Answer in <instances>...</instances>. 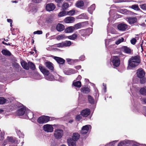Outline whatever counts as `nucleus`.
I'll return each instance as SVG.
<instances>
[{
    "label": "nucleus",
    "instance_id": "nucleus-15",
    "mask_svg": "<svg viewBox=\"0 0 146 146\" xmlns=\"http://www.w3.org/2000/svg\"><path fill=\"white\" fill-rule=\"evenodd\" d=\"M74 18L72 17H67L64 20V22L66 23H72L74 22Z\"/></svg>",
    "mask_w": 146,
    "mask_h": 146
},
{
    "label": "nucleus",
    "instance_id": "nucleus-7",
    "mask_svg": "<svg viewBox=\"0 0 146 146\" xmlns=\"http://www.w3.org/2000/svg\"><path fill=\"white\" fill-rule=\"evenodd\" d=\"M56 8L55 5L53 3L47 4L46 6V11H51L54 10Z\"/></svg>",
    "mask_w": 146,
    "mask_h": 146
},
{
    "label": "nucleus",
    "instance_id": "nucleus-56",
    "mask_svg": "<svg viewBox=\"0 0 146 146\" xmlns=\"http://www.w3.org/2000/svg\"><path fill=\"white\" fill-rule=\"evenodd\" d=\"M7 21L9 23H10V26L11 27H12V20L10 19H7Z\"/></svg>",
    "mask_w": 146,
    "mask_h": 146
},
{
    "label": "nucleus",
    "instance_id": "nucleus-49",
    "mask_svg": "<svg viewBox=\"0 0 146 146\" xmlns=\"http://www.w3.org/2000/svg\"><path fill=\"white\" fill-rule=\"evenodd\" d=\"M53 21V20L52 18H47L46 20V21L48 23H51Z\"/></svg>",
    "mask_w": 146,
    "mask_h": 146
},
{
    "label": "nucleus",
    "instance_id": "nucleus-37",
    "mask_svg": "<svg viewBox=\"0 0 146 146\" xmlns=\"http://www.w3.org/2000/svg\"><path fill=\"white\" fill-rule=\"evenodd\" d=\"M69 7V4L67 3H64L62 5L63 9H66Z\"/></svg>",
    "mask_w": 146,
    "mask_h": 146
},
{
    "label": "nucleus",
    "instance_id": "nucleus-53",
    "mask_svg": "<svg viewBox=\"0 0 146 146\" xmlns=\"http://www.w3.org/2000/svg\"><path fill=\"white\" fill-rule=\"evenodd\" d=\"M80 16V17H81V18H83V19H86L87 18V16L84 13H83L82 14H81Z\"/></svg>",
    "mask_w": 146,
    "mask_h": 146
},
{
    "label": "nucleus",
    "instance_id": "nucleus-59",
    "mask_svg": "<svg viewBox=\"0 0 146 146\" xmlns=\"http://www.w3.org/2000/svg\"><path fill=\"white\" fill-rule=\"evenodd\" d=\"M142 102H143V103L146 104V99H142Z\"/></svg>",
    "mask_w": 146,
    "mask_h": 146
},
{
    "label": "nucleus",
    "instance_id": "nucleus-64",
    "mask_svg": "<svg viewBox=\"0 0 146 146\" xmlns=\"http://www.w3.org/2000/svg\"><path fill=\"white\" fill-rule=\"evenodd\" d=\"M62 0H55V1L57 3H59Z\"/></svg>",
    "mask_w": 146,
    "mask_h": 146
},
{
    "label": "nucleus",
    "instance_id": "nucleus-11",
    "mask_svg": "<svg viewBox=\"0 0 146 146\" xmlns=\"http://www.w3.org/2000/svg\"><path fill=\"white\" fill-rule=\"evenodd\" d=\"M39 69L41 72L45 76H48L49 74L48 70L45 69L44 67L41 65L39 66Z\"/></svg>",
    "mask_w": 146,
    "mask_h": 146
},
{
    "label": "nucleus",
    "instance_id": "nucleus-47",
    "mask_svg": "<svg viewBox=\"0 0 146 146\" xmlns=\"http://www.w3.org/2000/svg\"><path fill=\"white\" fill-rule=\"evenodd\" d=\"M140 8L143 10H146V4H143L140 5Z\"/></svg>",
    "mask_w": 146,
    "mask_h": 146
},
{
    "label": "nucleus",
    "instance_id": "nucleus-57",
    "mask_svg": "<svg viewBox=\"0 0 146 146\" xmlns=\"http://www.w3.org/2000/svg\"><path fill=\"white\" fill-rule=\"evenodd\" d=\"M16 132L19 135H20L21 134H22L21 132L20 131V130H17L16 131Z\"/></svg>",
    "mask_w": 146,
    "mask_h": 146
},
{
    "label": "nucleus",
    "instance_id": "nucleus-61",
    "mask_svg": "<svg viewBox=\"0 0 146 146\" xmlns=\"http://www.w3.org/2000/svg\"><path fill=\"white\" fill-rule=\"evenodd\" d=\"M113 142H111L109 144L106 145V146H110L111 145L113 144Z\"/></svg>",
    "mask_w": 146,
    "mask_h": 146
},
{
    "label": "nucleus",
    "instance_id": "nucleus-35",
    "mask_svg": "<svg viewBox=\"0 0 146 146\" xmlns=\"http://www.w3.org/2000/svg\"><path fill=\"white\" fill-rule=\"evenodd\" d=\"M28 66L33 70H34L35 67V65L31 62H28Z\"/></svg>",
    "mask_w": 146,
    "mask_h": 146
},
{
    "label": "nucleus",
    "instance_id": "nucleus-22",
    "mask_svg": "<svg viewBox=\"0 0 146 146\" xmlns=\"http://www.w3.org/2000/svg\"><path fill=\"white\" fill-rule=\"evenodd\" d=\"M80 137V135L77 133H74L73 134L72 139L74 141H76L79 139Z\"/></svg>",
    "mask_w": 146,
    "mask_h": 146
},
{
    "label": "nucleus",
    "instance_id": "nucleus-46",
    "mask_svg": "<svg viewBox=\"0 0 146 146\" xmlns=\"http://www.w3.org/2000/svg\"><path fill=\"white\" fill-rule=\"evenodd\" d=\"M81 25L79 23H78L75 25L74 27V30L75 29H78L81 27Z\"/></svg>",
    "mask_w": 146,
    "mask_h": 146
},
{
    "label": "nucleus",
    "instance_id": "nucleus-60",
    "mask_svg": "<svg viewBox=\"0 0 146 146\" xmlns=\"http://www.w3.org/2000/svg\"><path fill=\"white\" fill-rule=\"evenodd\" d=\"M81 78V77L80 76V75H79L78 76L77 78V80H80Z\"/></svg>",
    "mask_w": 146,
    "mask_h": 146
},
{
    "label": "nucleus",
    "instance_id": "nucleus-44",
    "mask_svg": "<svg viewBox=\"0 0 146 146\" xmlns=\"http://www.w3.org/2000/svg\"><path fill=\"white\" fill-rule=\"evenodd\" d=\"M88 99L89 102L91 104H93L94 102V100L93 98L90 96H88Z\"/></svg>",
    "mask_w": 146,
    "mask_h": 146
},
{
    "label": "nucleus",
    "instance_id": "nucleus-17",
    "mask_svg": "<svg viewBox=\"0 0 146 146\" xmlns=\"http://www.w3.org/2000/svg\"><path fill=\"white\" fill-rule=\"evenodd\" d=\"M121 50L124 52L128 54H130L132 52V50L129 48L125 46L122 47Z\"/></svg>",
    "mask_w": 146,
    "mask_h": 146
},
{
    "label": "nucleus",
    "instance_id": "nucleus-30",
    "mask_svg": "<svg viewBox=\"0 0 146 146\" xmlns=\"http://www.w3.org/2000/svg\"><path fill=\"white\" fill-rule=\"evenodd\" d=\"M84 2L81 0H79L77 2L76 4V6L78 7H80L83 6L84 5Z\"/></svg>",
    "mask_w": 146,
    "mask_h": 146
},
{
    "label": "nucleus",
    "instance_id": "nucleus-45",
    "mask_svg": "<svg viewBox=\"0 0 146 146\" xmlns=\"http://www.w3.org/2000/svg\"><path fill=\"white\" fill-rule=\"evenodd\" d=\"M4 134L5 133L4 132H2L0 130V140L3 139Z\"/></svg>",
    "mask_w": 146,
    "mask_h": 146
},
{
    "label": "nucleus",
    "instance_id": "nucleus-20",
    "mask_svg": "<svg viewBox=\"0 0 146 146\" xmlns=\"http://www.w3.org/2000/svg\"><path fill=\"white\" fill-rule=\"evenodd\" d=\"M54 59L58 63L60 64H63L65 62L64 60L60 57H54Z\"/></svg>",
    "mask_w": 146,
    "mask_h": 146
},
{
    "label": "nucleus",
    "instance_id": "nucleus-29",
    "mask_svg": "<svg viewBox=\"0 0 146 146\" xmlns=\"http://www.w3.org/2000/svg\"><path fill=\"white\" fill-rule=\"evenodd\" d=\"M95 8V4H93L88 8V11L90 13L92 14L93 11L94 10Z\"/></svg>",
    "mask_w": 146,
    "mask_h": 146
},
{
    "label": "nucleus",
    "instance_id": "nucleus-38",
    "mask_svg": "<svg viewBox=\"0 0 146 146\" xmlns=\"http://www.w3.org/2000/svg\"><path fill=\"white\" fill-rule=\"evenodd\" d=\"M66 13V12L65 11H63L60 12L58 15V16L59 17H62L65 15Z\"/></svg>",
    "mask_w": 146,
    "mask_h": 146
},
{
    "label": "nucleus",
    "instance_id": "nucleus-28",
    "mask_svg": "<svg viewBox=\"0 0 146 146\" xmlns=\"http://www.w3.org/2000/svg\"><path fill=\"white\" fill-rule=\"evenodd\" d=\"M140 93L142 95L146 96V88L143 87L139 90Z\"/></svg>",
    "mask_w": 146,
    "mask_h": 146
},
{
    "label": "nucleus",
    "instance_id": "nucleus-50",
    "mask_svg": "<svg viewBox=\"0 0 146 146\" xmlns=\"http://www.w3.org/2000/svg\"><path fill=\"white\" fill-rule=\"evenodd\" d=\"M136 42V40L135 38H133L131 40V42L133 44H135Z\"/></svg>",
    "mask_w": 146,
    "mask_h": 146
},
{
    "label": "nucleus",
    "instance_id": "nucleus-23",
    "mask_svg": "<svg viewBox=\"0 0 146 146\" xmlns=\"http://www.w3.org/2000/svg\"><path fill=\"white\" fill-rule=\"evenodd\" d=\"M74 30V28L73 27L70 26L66 28L65 30L66 33H70L72 32Z\"/></svg>",
    "mask_w": 146,
    "mask_h": 146
},
{
    "label": "nucleus",
    "instance_id": "nucleus-34",
    "mask_svg": "<svg viewBox=\"0 0 146 146\" xmlns=\"http://www.w3.org/2000/svg\"><path fill=\"white\" fill-rule=\"evenodd\" d=\"M2 54L5 55L7 56H10L11 55V53L8 50H3L2 51Z\"/></svg>",
    "mask_w": 146,
    "mask_h": 146
},
{
    "label": "nucleus",
    "instance_id": "nucleus-10",
    "mask_svg": "<svg viewBox=\"0 0 146 146\" xmlns=\"http://www.w3.org/2000/svg\"><path fill=\"white\" fill-rule=\"evenodd\" d=\"M6 141H8L9 142L15 143H18L19 142V140H17L15 138H13L12 137H8L7 138L6 140L5 141V143Z\"/></svg>",
    "mask_w": 146,
    "mask_h": 146
},
{
    "label": "nucleus",
    "instance_id": "nucleus-3",
    "mask_svg": "<svg viewBox=\"0 0 146 146\" xmlns=\"http://www.w3.org/2000/svg\"><path fill=\"white\" fill-rule=\"evenodd\" d=\"M63 134V131L60 129L56 130L54 132V136L56 139H58L61 138Z\"/></svg>",
    "mask_w": 146,
    "mask_h": 146
},
{
    "label": "nucleus",
    "instance_id": "nucleus-16",
    "mask_svg": "<svg viewBox=\"0 0 146 146\" xmlns=\"http://www.w3.org/2000/svg\"><path fill=\"white\" fill-rule=\"evenodd\" d=\"M90 114V110L86 109L80 112V114L84 117H87Z\"/></svg>",
    "mask_w": 146,
    "mask_h": 146
},
{
    "label": "nucleus",
    "instance_id": "nucleus-18",
    "mask_svg": "<svg viewBox=\"0 0 146 146\" xmlns=\"http://www.w3.org/2000/svg\"><path fill=\"white\" fill-rule=\"evenodd\" d=\"M64 26L61 24L58 23L56 26V29L58 31H62L64 30Z\"/></svg>",
    "mask_w": 146,
    "mask_h": 146
},
{
    "label": "nucleus",
    "instance_id": "nucleus-5",
    "mask_svg": "<svg viewBox=\"0 0 146 146\" xmlns=\"http://www.w3.org/2000/svg\"><path fill=\"white\" fill-rule=\"evenodd\" d=\"M91 127L90 125H87L82 127L81 133L82 134H85L87 133L90 129H91Z\"/></svg>",
    "mask_w": 146,
    "mask_h": 146
},
{
    "label": "nucleus",
    "instance_id": "nucleus-13",
    "mask_svg": "<svg viewBox=\"0 0 146 146\" xmlns=\"http://www.w3.org/2000/svg\"><path fill=\"white\" fill-rule=\"evenodd\" d=\"M127 27V25L124 23H120L117 26L118 29L121 31H125Z\"/></svg>",
    "mask_w": 146,
    "mask_h": 146
},
{
    "label": "nucleus",
    "instance_id": "nucleus-31",
    "mask_svg": "<svg viewBox=\"0 0 146 146\" xmlns=\"http://www.w3.org/2000/svg\"><path fill=\"white\" fill-rule=\"evenodd\" d=\"M77 36L76 34H74L72 35L67 36V38H68L70 39L74 40L76 39Z\"/></svg>",
    "mask_w": 146,
    "mask_h": 146
},
{
    "label": "nucleus",
    "instance_id": "nucleus-14",
    "mask_svg": "<svg viewBox=\"0 0 146 146\" xmlns=\"http://www.w3.org/2000/svg\"><path fill=\"white\" fill-rule=\"evenodd\" d=\"M64 73L66 75H70L76 73V71H75L72 69H67L64 71Z\"/></svg>",
    "mask_w": 146,
    "mask_h": 146
},
{
    "label": "nucleus",
    "instance_id": "nucleus-19",
    "mask_svg": "<svg viewBox=\"0 0 146 146\" xmlns=\"http://www.w3.org/2000/svg\"><path fill=\"white\" fill-rule=\"evenodd\" d=\"M75 141H74L71 138L68 139L67 142L69 146H76Z\"/></svg>",
    "mask_w": 146,
    "mask_h": 146
},
{
    "label": "nucleus",
    "instance_id": "nucleus-52",
    "mask_svg": "<svg viewBox=\"0 0 146 146\" xmlns=\"http://www.w3.org/2000/svg\"><path fill=\"white\" fill-rule=\"evenodd\" d=\"M141 83V84H144L146 82V79L145 78H143L140 80Z\"/></svg>",
    "mask_w": 146,
    "mask_h": 146
},
{
    "label": "nucleus",
    "instance_id": "nucleus-51",
    "mask_svg": "<svg viewBox=\"0 0 146 146\" xmlns=\"http://www.w3.org/2000/svg\"><path fill=\"white\" fill-rule=\"evenodd\" d=\"M127 12H128V10L125 9H122L121 11V12L123 14H126Z\"/></svg>",
    "mask_w": 146,
    "mask_h": 146
},
{
    "label": "nucleus",
    "instance_id": "nucleus-54",
    "mask_svg": "<svg viewBox=\"0 0 146 146\" xmlns=\"http://www.w3.org/2000/svg\"><path fill=\"white\" fill-rule=\"evenodd\" d=\"M81 117L79 115H78L76 116V120L79 121L81 119Z\"/></svg>",
    "mask_w": 146,
    "mask_h": 146
},
{
    "label": "nucleus",
    "instance_id": "nucleus-1",
    "mask_svg": "<svg viewBox=\"0 0 146 146\" xmlns=\"http://www.w3.org/2000/svg\"><path fill=\"white\" fill-rule=\"evenodd\" d=\"M141 62L140 57L135 56L131 57L129 60L128 68L130 69L137 66Z\"/></svg>",
    "mask_w": 146,
    "mask_h": 146
},
{
    "label": "nucleus",
    "instance_id": "nucleus-8",
    "mask_svg": "<svg viewBox=\"0 0 146 146\" xmlns=\"http://www.w3.org/2000/svg\"><path fill=\"white\" fill-rule=\"evenodd\" d=\"M137 74L139 78H142L145 76V73L142 68H139L138 69L137 71Z\"/></svg>",
    "mask_w": 146,
    "mask_h": 146
},
{
    "label": "nucleus",
    "instance_id": "nucleus-21",
    "mask_svg": "<svg viewBox=\"0 0 146 146\" xmlns=\"http://www.w3.org/2000/svg\"><path fill=\"white\" fill-rule=\"evenodd\" d=\"M26 110L24 108H22L19 109L17 111V113L19 116L23 115L25 111Z\"/></svg>",
    "mask_w": 146,
    "mask_h": 146
},
{
    "label": "nucleus",
    "instance_id": "nucleus-41",
    "mask_svg": "<svg viewBox=\"0 0 146 146\" xmlns=\"http://www.w3.org/2000/svg\"><path fill=\"white\" fill-rule=\"evenodd\" d=\"M6 102V100L3 97H0V104H3Z\"/></svg>",
    "mask_w": 146,
    "mask_h": 146
},
{
    "label": "nucleus",
    "instance_id": "nucleus-36",
    "mask_svg": "<svg viewBox=\"0 0 146 146\" xmlns=\"http://www.w3.org/2000/svg\"><path fill=\"white\" fill-rule=\"evenodd\" d=\"M73 84L74 86L76 87L80 88L81 86V82L79 81L73 82Z\"/></svg>",
    "mask_w": 146,
    "mask_h": 146
},
{
    "label": "nucleus",
    "instance_id": "nucleus-42",
    "mask_svg": "<svg viewBox=\"0 0 146 146\" xmlns=\"http://www.w3.org/2000/svg\"><path fill=\"white\" fill-rule=\"evenodd\" d=\"M131 7L132 9L137 11L139 10L140 9L138 6L136 5H132Z\"/></svg>",
    "mask_w": 146,
    "mask_h": 146
},
{
    "label": "nucleus",
    "instance_id": "nucleus-48",
    "mask_svg": "<svg viewBox=\"0 0 146 146\" xmlns=\"http://www.w3.org/2000/svg\"><path fill=\"white\" fill-rule=\"evenodd\" d=\"M42 33V32L41 31H37L34 32L33 33L34 34H41Z\"/></svg>",
    "mask_w": 146,
    "mask_h": 146
},
{
    "label": "nucleus",
    "instance_id": "nucleus-55",
    "mask_svg": "<svg viewBox=\"0 0 146 146\" xmlns=\"http://www.w3.org/2000/svg\"><path fill=\"white\" fill-rule=\"evenodd\" d=\"M35 3H39L42 0H32Z\"/></svg>",
    "mask_w": 146,
    "mask_h": 146
},
{
    "label": "nucleus",
    "instance_id": "nucleus-43",
    "mask_svg": "<svg viewBox=\"0 0 146 146\" xmlns=\"http://www.w3.org/2000/svg\"><path fill=\"white\" fill-rule=\"evenodd\" d=\"M56 46L60 48L64 47L63 42L56 44Z\"/></svg>",
    "mask_w": 146,
    "mask_h": 146
},
{
    "label": "nucleus",
    "instance_id": "nucleus-62",
    "mask_svg": "<svg viewBox=\"0 0 146 146\" xmlns=\"http://www.w3.org/2000/svg\"><path fill=\"white\" fill-rule=\"evenodd\" d=\"M50 35V33H47L46 34V38H48L49 36Z\"/></svg>",
    "mask_w": 146,
    "mask_h": 146
},
{
    "label": "nucleus",
    "instance_id": "nucleus-33",
    "mask_svg": "<svg viewBox=\"0 0 146 146\" xmlns=\"http://www.w3.org/2000/svg\"><path fill=\"white\" fill-rule=\"evenodd\" d=\"M63 43L64 47L69 46H70L72 44L71 42L70 41H66L64 42Z\"/></svg>",
    "mask_w": 146,
    "mask_h": 146
},
{
    "label": "nucleus",
    "instance_id": "nucleus-27",
    "mask_svg": "<svg viewBox=\"0 0 146 146\" xmlns=\"http://www.w3.org/2000/svg\"><path fill=\"white\" fill-rule=\"evenodd\" d=\"M21 65L25 69L28 70L29 69L28 66V63L27 64V63L24 61H23L21 62Z\"/></svg>",
    "mask_w": 146,
    "mask_h": 146
},
{
    "label": "nucleus",
    "instance_id": "nucleus-4",
    "mask_svg": "<svg viewBox=\"0 0 146 146\" xmlns=\"http://www.w3.org/2000/svg\"><path fill=\"white\" fill-rule=\"evenodd\" d=\"M43 129L45 131L51 133L53 131L54 128L52 125L47 124L43 126Z\"/></svg>",
    "mask_w": 146,
    "mask_h": 146
},
{
    "label": "nucleus",
    "instance_id": "nucleus-40",
    "mask_svg": "<svg viewBox=\"0 0 146 146\" xmlns=\"http://www.w3.org/2000/svg\"><path fill=\"white\" fill-rule=\"evenodd\" d=\"M75 13V11L74 10H71L66 12L67 14L69 15H73Z\"/></svg>",
    "mask_w": 146,
    "mask_h": 146
},
{
    "label": "nucleus",
    "instance_id": "nucleus-26",
    "mask_svg": "<svg viewBox=\"0 0 146 146\" xmlns=\"http://www.w3.org/2000/svg\"><path fill=\"white\" fill-rule=\"evenodd\" d=\"M26 114L30 119H31L33 117V113L29 110H27L26 112Z\"/></svg>",
    "mask_w": 146,
    "mask_h": 146
},
{
    "label": "nucleus",
    "instance_id": "nucleus-58",
    "mask_svg": "<svg viewBox=\"0 0 146 146\" xmlns=\"http://www.w3.org/2000/svg\"><path fill=\"white\" fill-rule=\"evenodd\" d=\"M9 142L8 141H6L5 142V141H4V143H3V146H5L6 144L9 143Z\"/></svg>",
    "mask_w": 146,
    "mask_h": 146
},
{
    "label": "nucleus",
    "instance_id": "nucleus-39",
    "mask_svg": "<svg viewBox=\"0 0 146 146\" xmlns=\"http://www.w3.org/2000/svg\"><path fill=\"white\" fill-rule=\"evenodd\" d=\"M124 40V38L122 37L118 39L116 41L115 43L116 44H118L121 42H123Z\"/></svg>",
    "mask_w": 146,
    "mask_h": 146
},
{
    "label": "nucleus",
    "instance_id": "nucleus-9",
    "mask_svg": "<svg viewBox=\"0 0 146 146\" xmlns=\"http://www.w3.org/2000/svg\"><path fill=\"white\" fill-rule=\"evenodd\" d=\"M132 143V141L128 140H125L119 143L118 146H128Z\"/></svg>",
    "mask_w": 146,
    "mask_h": 146
},
{
    "label": "nucleus",
    "instance_id": "nucleus-12",
    "mask_svg": "<svg viewBox=\"0 0 146 146\" xmlns=\"http://www.w3.org/2000/svg\"><path fill=\"white\" fill-rule=\"evenodd\" d=\"M126 20L130 24H132L136 23L137 19L135 17H130L126 18Z\"/></svg>",
    "mask_w": 146,
    "mask_h": 146
},
{
    "label": "nucleus",
    "instance_id": "nucleus-6",
    "mask_svg": "<svg viewBox=\"0 0 146 146\" xmlns=\"http://www.w3.org/2000/svg\"><path fill=\"white\" fill-rule=\"evenodd\" d=\"M112 61L113 66L117 67L120 64V60L116 56H114L112 58Z\"/></svg>",
    "mask_w": 146,
    "mask_h": 146
},
{
    "label": "nucleus",
    "instance_id": "nucleus-32",
    "mask_svg": "<svg viewBox=\"0 0 146 146\" xmlns=\"http://www.w3.org/2000/svg\"><path fill=\"white\" fill-rule=\"evenodd\" d=\"M67 38V36H65L64 35H58L56 37V39L58 40H59L60 39H62L64 38Z\"/></svg>",
    "mask_w": 146,
    "mask_h": 146
},
{
    "label": "nucleus",
    "instance_id": "nucleus-63",
    "mask_svg": "<svg viewBox=\"0 0 146 146\" xmlns=\"http://www.w3.org/2000/svg\"><path fill=\"white\" fill-rule=\"evenodd\" d=\"M76 69L79 70L81 68V66H79L77 67H76Z\"/></svg>",
    "mask_w": 146,
    "mask_h": 146
},
{
    "label": "nucleus",
    "instance_id": "nucleus-2",
    "mask_svg": "<svg viewBox=\"0 0 146 146\" xmlns=\"http://www.w3.org/2000/svg\"><path fill=\"white\" fill-rule=\"evenodd\" d=\"M50 120L49 117L47 116H43L38 118L37 122L40 124H43L48 122Z\"/></svg>",
    "mask_w": 146,
    "mask_h": 146
},
{
    "label": "nucleus",
    "instance_id": "nucleus-25",
    "mask_svg": "<svg viewBox=\"0 0 146 146\" xmlns=\"http://www.w3.org/2000/svg\"><path fill=\"white\" fill-rule=\"evenodd\" d=\"M45 65L48 69L50 70H53L54 69V67L53 66V64L50 62H46L45 63Z\"/></svg>",
    "mask_w": 146,
    "mask_h": 146
},
{
    "label": "nucleus",
    "instance_id": "nucleus-24",
    "mask_svg": "<svg viewBox=\"0 0 146 146\" xmlns=\"http://www.w3.org/2000/svg\"><path fill=\"white\" fill-rule=\"evenodd\" d=\"M81 91L84 93H88L90 92V89L87 87H82Z\"/></svg>",
    "mask_w": 146,
    "mask_h": 146
}]
</instances>
